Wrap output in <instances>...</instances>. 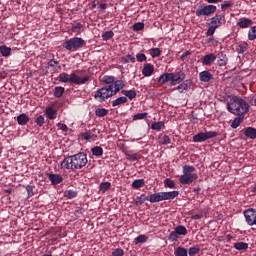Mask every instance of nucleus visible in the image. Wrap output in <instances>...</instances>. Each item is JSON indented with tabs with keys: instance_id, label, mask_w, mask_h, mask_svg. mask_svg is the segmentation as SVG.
I'll list each match as a JSON object with an SVG mask.
<instances>
[{
	"instance_id": "11",
	"label": "nucleus",
	"mask_w": 256,
	"mask_h": 256,
	"mask_svg": "<svg viewBox=\"0 0 256 256\" xmlns=\"http://www.w3.org/2000/svg\"><path fill=\"white\" fill-rule=\"evenodd\" d=\"M226 23L227 20L225 19V14H216L214 17L210 18L209 25H212V27L219 29L221 25H225Z\"/></svg>"
},
{
	"instance_id": "15",
	"label": "nucleus",
	"mask_w": 256,
	"mask_h": 256,
	"mask_svg": "<svg viewBox=\"0 0 256 256\" xmlns=\"http://www.w3.org/2000/svg\"><path fill=\"white\" fill-rule=\"evenodd\" d=\"M199 79L202 83H209L213 79V74L209 70H204L199 73Z\"/></svg>"
},
{
	"instance_id": "63",
	"label": "nucleus",
	"mask_w": 256,
	"mask_h": 256,
	"mask_svg": "<svg viewBox=\"0 0 256 256\" xmlns=\"http://www.w3.org/2000/svg\"><path fill=\"white\" fill-rule=\"evenodd\" d=\"M55 65H59V61L52 59L48 62V67H55Z\"/></svg>"
},
{
	"instance_id": "38",
	"label": "nucleus",
	"mask_w": 256,
	"mask_h": 256,
	"mask_svg": "<svg viewBox=\"0 0 256 256\" xmlns=\"http://www.w3.org/2000/svg\"><path fill=\"white\" fill-rule=\"evenodd\" d=\"M109 113V110L105 108H97L95 110L96 117H106V115Z\"/></svg>"
},
{
	"instance_id": "42",
	"label": "nucleus",
	"mask_w": 256,
	"mask_h": 256,
	"mask_svg": "<svg viewBox=\"0 0 256 256\" xmlns=\"http://www.w3.org/2000/svg\"><path fill=\"white\" fill-rule=\"evenodd\" d=\"M99 189L102 193H105L111 189V183L110 182H102L100 183Z\"/></svg>"
},
{
	"instance_id": "40",
	"label": "nucleus",
	"mask_w": 256,
	"mask_h": 256,
	"mask_svg": "<svg viewBox=\"0 0 256 256\" xmlns=\"http://www.w3.org/2000/svg\"><path fill=\"white\" fill-rule=\"evenodd\" d=\"M145 201H148V196H146L145 194H141L140 196L135 198L136 205H143Z\"/></svg>"
},
{
	"instance_id": "17",
	"label": "nucleus",
	"mask_w": 256,
	"mask_h": 256,
	"mask_svg": "<svg viewBox=\"0 0 256 256\" xmlns=\"http://www.w3.org/2000/svg\"><path fill=\"white\" fill-rule=\"evenodd\" d=\"M113 88H112V93H114V95H117L119 93V91H121V89H123V87H125V81L123 80H114L113 82Z\"/></svg>"
},
{
	"instance_id": "39",
	"label": "nucleus",
	"mask_w": 256,
	"mask_h": 256,
	"mask_svg": "<svg viewBox=\"0 0 256 256\" xmlns=\"http://www.w3.org/2000/svg\"><path fill=\"white\" fill-rule=\"evenodd\" d=\"M143 185H145L144 179H137V180H134L132 183L133 189H141V187H143Z\"/></svg>"
},
{
	"instance_id": "19",
	"label": "nucleus",
	"mask_w": 256,
	"mask_h": 256,
	"mask_svg": "<svg viewBox=\"0 0 256 256\" xmlns=\"http://www.w3.org/2000/svg\"><path fill=\"white\" fill-rule=\"evenodd\" d=\"M45 115L50 119L51 121L57 119V110L53 108V106L46 108Z\"/></svg>"
},
{
	"instance_id": "58",
	"label": "nucleus",
	"mask_w": 256,
	"mask_h": 256,
	"mask_svg": "<svg viewBox=\"0 0 256 256\" xmlns=\"http://www.w3.org/2000/svg\"><path fill=\"white\" fill-rule=\"evenodd\" d=\"M170 241H177L179 239V234H177V231L174 230L169 234Z\"/></svg>"
},
{
	"instance_id": "51",
	"label": "nucleus",
	"mask_w": 256,
	"mask_h": 256,
	"mask_svg": "<svg viewBox=\"0 0 256 256\" xmlns=\"http://www.w3.org/2000/svg\"><path fill=\"white\" fill-rule=\"evenodd\" d=\"M149 53H150L151 57L155 58V57H159V55H161V50L159 48H152L149 50Z\"/></svg>"
},
{
	"instance_id": "26",
	"label": "nucleus",
	"mask_w": 256,
	"mask_h": 256,
	"mask_svg": "<svg viewBox=\"0 0 256 256\" xmlns=\"http://www.w3.org/2000/svg\"><path fill=\"white\" fill-rule=\"evenodd\" d=\"M149 241V236L142 234L136 237L133 241L134 245H139V243H147Z\"/></svg>"
},
{
	"instance_id": "25",
	"label": "nucleus",
	"mask_w": 256,
	"mask_h": 256,
	"mask_svg": "<svg viewBox=\"0 0 256 256\" xmlns=\"http://www.w3.org/2000/svg\"><path fill=\"white\" fill-rule=\"evenodd\" d=\"M121 94L124 95L126 98L128 97L130 101L137 97V92L135 90H122Z\"/></svg>"
},
{
	"instance_id": "13",
	"label": "nucleus",
	"mask_w": 256,
	"mask_h": 256,
	"mask_svg": "<svg viewBox=\"0 0 256 256\" xmlns=\"http://www.w3.org/2000/svg\"><path fill=\"white\" fill-rule=\"evenodd\" d=\"M175 197H179V191L161 192V201H173Z\"/></svg>"
},
{
	"instance_id": "56",
	"label": "nucleus",
	"mask_w": 256,
	"mask_h": 256,
	"mask_svg": "<svg viewBox=\"0 0 256 256\" xmlns=\"http://www.w3.org/2000/svg\"><path fill=\"white\" fill-rule=\"evenodd\" d=\"M125 255V251L121 248H116L112 252V256H123Z\"/></svg>"
},
{
	"instance_id": "36",
	"label": "nucleus",
	"mask_w": 256,
	"mask_h": 256,
	"mask_svg": "<svg viewBox=\"0 0 256 256\" xmlns=\"http://www.w3.org/2000/svg\"><path fill=\"white\" fill-rule=\"evenodd\" d=\"M63 93H65V88L63 86H57L54 88V97L60 98L63 97Z\"/></svg>"
},
{
	"instance_id": "45",
	"label": "nucleus",
	"mask_w": 256,
	"mask_h": 256,
	"mask_svg": "<svg viewBox=\"0 0 256 256\" xmlns=\"http://www.w3.org/2000/svg\"><path fill=\"white\" fill-rule=\"evenodd\" d=\"M241 123H243V118L236 117L231 124L232 129H237Z\"/></svg>"
},
{
	"instance_id": "5",
	"label": "nucleus",
	"mask_w": 256,
	"mask_h": 256,
	"mask_svg": "<svg viewBox=\"0 0 256 256\" xmlns=\"http://www.w3.org/2000/svg\"><path fill=\"white\" fill-rule=\"evenodd\" d=\"M85 45H87V42L81 37L70 38L62 44L66 51L71 52L79 51V49H82Z\"/></svg>"
},
{
	"instance_id": "52",
	"label": "nucleus",
	"mask_w": 256,
	"mask_h": 256,
	"mask_svg": "<svg viewBox=\"0 0 256 256\" xmlns=\"http://www.w3.org/2000/svg\"><path fill=\"white\" fill-rule=\"evenodd\" d=\"M26 191H27V195L28 197H33V195H35V186L33 185H27L26 186Z\"/></svg>"
},
{
	"instance_id": "43",
	"label": "nucleus",
	"mask_w": 256,
	"mask_h": 256,
	"mask_svg": "<svg viewBox=\"0 0 256 256\" xmlns=\"http://www.w3.org/2000/svg\"><path fill=\"white\" fill-rule=\"evenodd\" d=\"M121 63H135V58L133 55L128 54L121 58Z\"/></svg>"
},
{
	"instance_id": "57",
	"label": "nucleus",
	"mask_w": 256,
	"mask_h": 256,
	"mask_svg": "<svg viewBox=\"0 0 256 256\" xmlns=\"http://www.w3.org/2000/svg\"><path fill=\"white\" fill-rule=\"evenodd\" d=\"M136 59L139 63H143V61H147V56L143 53L136 54Z\"/></svg>"
},
{
	"instance_id": "30",
	"label": "nucleus",
	"mask_w": 256,
	"mask_h": 256,
	"mask_svg": "<svg viewBox=\"0 0 256 256\" xmlns=\"http://www.w3.org/2000/svg\"><path fill=\"white\" fill-rule=\"evenodd\" d=\"M0 53L2 57H10L11 56V48L7 47L6 45L0 46Z\"/></svg>"
},
{
	"instance_id": "55",
	"label": "nucleus",
	"mask_w": 256,
	"mask_h": 256,
	"mask_svg": "<svg viewBox=\"0 0 256 256\" xmlns=\"http://www.w3.org/2000/svg\"><path fill=\"white\" fill-rule=\"evenodd\" d=\"M36 125H38V127H43V125H45V117L42 115L38 116L36 118Z\"/></svg>"
},
{
	"instance_id": "4",
	"label": "nucleus",
	"mask_w": 256,
	"mask_h": 256,
	"mask_svg": "<svg viewBox=\"0 0 256 256\" xmlns=\"http://www.w3.org/2000/svg\"><path fill=\"white\" fill-rule=\"evenodd\" d=\"M197 174L195 173V167L191 165L183 166V175L180 177V183L182 185H191L193 181H197Z\"/></svg>"
},
{
	"instance_id": "18",
	"label": "nucleus",
	"mask_w": 256,
	"mask_h": 256,
	"mask_svg": "<svg viewBox=\"0 0 256 256\" xmlns=\"http://www.w3.org/2000/svg\"><path fill=\"white\" fill-rule=\"evenodd\" d=\"M48 179L51 181L52 185H59V183H63V176L59 174H48Z\"/></svg>"
},
{
	"instance_id": "24",
	"label": "nucleus",
	"mask_w": 256,
	"mask_h": 256,
	"mask_svg": "<svg viewBox=\"0 0 256 256\" xmlns=\"http://www.w3.org/2000/svg\"><path fill=\"white\" fill-rule=\"evenodd\" d=\"M30 120L27 114L23 113L17 116L18 125H27L28 121Z\"/></svg>"
},
{
	"instance_id": "1",
	"label": "nucleus",
	"mask_w": 256,
	"mask_h": 256,
	"mask_svg": "<svg viewBox=\"0 0 256 256\" xmlns=\"http://www.w3.org/2000/svg\"><path fill=\"white\" fill-rule=\"evenodd\" d=\"M87 163H89L87 154L80 152L64 158V160L61 162V167H63V169H71L72 171H77L79 169H83Z\"/></svg>"
},
{
	"instance_id": "3",
	"label": "nucleus",
	"mask_w": 256,
	"mask_h": 256,
	"mask_svg": "<svg viewBox=\"0 0 256 256\" xmlns=\"http://www.w3.org/2000/svg\"><path fill=\"white\" fill-rule=\"evenodd\" d=\"M89 79V75L81 77L75 72H72L71 74L67 72H62L58 76V81L60 83H70V85H85V83H87Z\"/></svg>"
},
{
	"instance_id": "16",
	"label": "nucleus",
	"mask_w": 256,
	"mask_h": 256,
	"mask_svg": "<svg viewBox=\"0 0 256 256\" xmlns=\"http://www.w3.org/2000/svg\"><path fill=\"white\" fill-rule=\"evenodd\" d=\"M153 71H155V66H153V64H144V68L142 69V75H144V77H151L153 75Z\"/></svg>"
},
{
	"instance_id": "7",
	"label": "nucleus",
	"mask_w": 256,
	"mask_h": 256,
	"mask_svg": "<svg viewBox=\"0 0 256 256\" xmlns=\"http://www.w3.org/2000/svg\"><path fill=\"white\" fill-rule=\"evenodd\" d=\"M185 77L187 75L179 70L176 73H166L161 75L162 83H167V81H171V85H177V83H182V81H185Z\"/></svg>"
},
{
	"instance_id": "20",
	"label": "nucleus",
	"mask_w": 256,
	"mask_h": 256,
	"mask_svg": "<svg viewBox=\"0 0 256 256\" xmlns=\"http://www.w3.org/2000/svg\"><path fill=\"white\" fill-rule=\"evenodd\" d=\"M244 135L247 139H256V128L247 127L244 129Z\"/></svg>"
},
{
	"instance_id": "32",
	"label": "nucleus",
	"mask_w": 256,
	"mask_h": 256,
	"mask_svg": "<svg viewBox=\"0 0 256 256\" xmlns=\"http://www.w3.org/2000/svg\"><path fill=\"white\" fill-rule=\"evenodd\" d=\"M175 256H189L187 252V248L179 246L175 251H174Z\"/></svg>"
},
{
	"instance_id": "34",
	"label": "nucleus",
	"mask_w": 256,
	"mask_h": 256,
	"mask_svg": "<svg viewBox=\"0 0 256 256\" xmlns=\"http://www.w3.org/2000/svg\"><path fill=\"white\" fill-rule=\"evenodd\" d=\"M148 201L150 203H159V201H161V193H155L148 196Z\"/></svg>"
},
{
	"instance_id": "8",
	"label": "nucleus",
	"mask_w": 256,
	"mask_h": 256,
	"mask_svg": "<svg viewBox=\"0 0 256 256\" xmlns=\"http://www.w3.org/2000/svg\"><path fill=\"white\" fill-rule=\"evenodd\" d=\"M217 12V6L213 4L209 5H199L195 11L196 17H209L213 13Z\"/></svg>"
},
{
	"instance_id": "37",
	"label": "nucleus",
	"mask_w": 256,
	"mask_h": 256,
	"mask_svg": "<svg viewBox=\"0 0 256 256\" xmlns=\"http://www.w3.org/2000/svg\"><path fill=\"white\" fill-rule=\"evenodd\" d=\"M174 231H176V233L178 235H182V236L187 235V228L185 226H183V225L176 226Z\"/></svg>"
},
{
	"instance_id": "23",
	"label": "nucleus",
	"mask_w": 256,
	"mask_h": 256,
	"mask_svg": "<svg viewBox=\"0 0 256 256\" xmlns=\"http://www.w3.org/2000/svg\"><path fill=\"white\" fill-rule=\"evenodd\" d=\"M234 249L237 251H246V249H249V244L247 242H236L234 243Z\"/></svg>"
},
{
	"instance_id": "6",
	"label": "nucleus",
	"mask_w": 256,
	"mask_h": 256,
	"mask_svg": "<svg viewBox=\"0 0 256 256\" xmlns=\"http://www.w3.org/2000/svg\"><path fill=\"white\" fill-rule=\"evenodd\" d=\"M113 95L115 94L113 93V84H111L98 89L93 97L98 103H105V101L113 97Z\"/></svg>"
},
{
	"instance_id": "12",
	"label": "nucleus",
	"mask_w": 256,
	"mask_h": 256,
	"mask_svg": "<svg viewBox=\"0 0 256 256\" xmlns=\"http://www.w3.org/2000/svg\"><path fill=\"white\" fill-rule=\"evenodd\" d=\"M236 25L240 27V29H248V27L253 25V20H251V18L242 17L238 19Z\"/></svg>"
},
{
	"instance_id": "22",
	"label": "nucleus",
	"mask_w": 256,
	"mask_h": 256,
	"mask_svg": "<svg viewBox=\"0 0 256 256\" xmlns=\"http://www.w3.org/2000/svg\"><path fill=\"white\" fill-rule=\"evenodd\" d=\"M249 45L247 43H240L236 46V53H239L240 55H243V53H247Z\"/></svg>"
},
{
	"instance_id": "47",
	"label": "nucleus",
	"mask_w": 256,
	"mask_h": 256,
	"mask_svg": "<svg viewBox=\"0 0 256 256\" xmlns=\"http://www.w3.org/2000/svg\"><path fill=\"white\" fill-rule=\"evenodd\" d=\"M164 187H168L169 189H175V181L169 178H166L164 180Z\"/></svg>"
},
{
	"instance_id": "59",
	"label": "nucleus",
	"mask_w": 256,
	"mask_h": 256,
	"mask_svg": "<svg viewBox=\"0 0 256 256\" xmlns=\"http://www.w3.org/2000/svg\"><path fill=\"white\" fill-rule=\"evenodd\" d=\"M57 127L61 129V131H63L64 133H67V131H69V127H67V124L58 123Z\"/></svg>"
},
{
	"instance_id": "54",
	"label": "nucleus",
	"mask_w": 256,
	"mask_h": 256,
	"mask_svg": "<svg viewBox=\"0 0 256 256\" xmlns=\"http://www.w3.org/2000/svg\"><path fill=\"white\" fill-rule=\"evenodd\" d=\"M215 31H217V28L211 25L206 31L207 37H213V35H215Z\"/></svg>"
},
{
	"instance_id": "48",
	"label": "nucleus",
	"mask_w": 256,
	"mask_h": 256,
	"mask_svg": "<svg viewBox=\"0 0 256 256\" xmlns=\"http://www.w3.org/2000/svg\"><path fill=\"white\" fill-rule=\"evenodd\" d=\"M83 139H85L86 141H89V139H95L97 137V135L91 133V131H87L84 132L82 134Z\"/></svg>"
},
{
	"instance_id": "44",
	"label": "nucleus",
	"mask_w": 256,
	"mask_h": 256,
	"mask_svg": "<svg viewBox=\"0 0 256 256\" xmlns=\"http://www.w3.org/2000/svg\"><path fill=\"white\" fill-rule=\"evenodd\" d=\"M249 41H255L256 39V26L252 27L248 32Z\"/></svg>"
},
{
	"instance_id": "49",
	"label": "nucleus",
	"mask_w": 256,
	"mask_h": 256,
	"mask_svg": "<svg viewBox=\"0 0 256 256\" xmlns=\"http://www.w3.org/2000/svg\"><path fill=\"white\" fill-rule=\"evenodd\" d=\"M145 29V23L138 22L133 25V31H143Z\"/></svg>"
},
{
	"instance_id": "27",
	"label": "nucleus",
	"mask_w": 256,
	"mask_h": 256,
	"mask_svg": "<svg viewBox=\"0 0 256 256\" xmlns=\"http://www.w3.org/2000/svg\"><path fill=\"white\" fill-rule=\"evenodd\" d=\"M125 103H127V97L121 96L112 101V107H119V105H125Z\"/></svg>"
},
{
	"instance_id": "60",
	"label": "nucleus",
	"mask_w": 256,
	"mask_h": 256,
	"mask_svg": "<svg viewBox=\"0 0 256 256\" xmlns=\"http://www.w3.org/2000/svg\"><path fill=\"white\" fill-rule=\"evenodd\" d=\"M127 159H129V161H139V155H137V154H128Z\"/></svg>"
},
{
	"instance_id": "41",
	"label": "nucleus",
	"mask_w": 256,
	"mask_h": 256,
	"mask_svg": "<svg viewBox=\"0 0 256 256\" xmlns=\"http://www.w3.org/2000/svg\"><path fill=\"white\" fill-rule=\"evenodd\" d=\"M64 197H66V199H75L77 197V191L67 190L64 192Z\"/></svg>"
},
{
	"instance_id": "10",
	"label": "nucleus",
	"mask_w": 256,
	"mask_h": 256,
	"mask_svg": "<svg viewBox=\"0 0 256 256\" xmlns=\"http://www.w3.org/2000/svg\"><path fill=\"white\" fill-rule=\"evenodd\" d=\"M245 221L249 227L256 226V209L249 208L243 212Z\"/></svg>"
},
{
	"instance_id": "29",
	"label": "nucleus",
	"mask_w": 256,
	"mask_h": 256,
	"mask_svg": "<svg viewBox=\"0 0 256 256\" xmlns=\"http://www.w3.org/2000/svg\"><path fill=\"white\" fill-rule=\"evenodd\" d=\"M92 155L94 157H102L103 156V148L101 146H95L91 149Z\"/></svg>"
},
{
	"instance_id": "64",
	"label": "nucleus",
	"mask_w": 256,
	"mask_h": 256,
	"mask_svg": "<svg viewBox=\"0 0 256 256\" xmlns=\"http://www.w3.org/2000/svg\"><path fill=\"white\" fill-rule=\"evenodd\" d=\"M251 192L256 195V183L250 187Z\"/></svg>"
},
{
	"instance_id": "21",
	"label": "nucleus",
	"mask_w": 256,
	"mask_h": 256,
	"mask_svg": "<svg viewBox=\"0 0 256 256\" xmlns=\"http://www.w3.org/2000/svg\"><path fill=\"white\" fill-rule=\"evenodd\" d=\"M216 59H217V56L213 53H210L204 56L202 63L204 65H211V63H213Z\"/></svg>"
},
{
	"instance_id": "28",
	"label": "nucleus",
	"mask_w": 256,
	"mask_h": 256,
	"mask_svg": "<svg viewBox=\"0 0 256 256\" xmlns=\"http://www.w3.org/2000/svg\"><path fill=\"white\" fill-rule=\"evenodd\" d=\"M176 90L179 93H183L184 91H188L189 90V80L184 81L183 83L179 84L176 87Z\"/></svg>"
},
{
	"instance_id": "61",
	"label": "nucleus",
	"mask_w": 256,
	"mask_h": 256,
	"mask_svg": "<svg viewBox=\"0 0 256 256\" xmlns=\"http://www.w3.org/2000/svg\"><path fill=\"white\" fill-rule=\"evenodd\" d=\"M151 129H153L154 131H159L161 129V122L153 123Z\"/></svg>"
},
{
	"instance_id": "2",
	"label": "nucleus",
	"mask_w": 256,
	"mask_h": 256,
	"mask_svg": "<svg viewBox=\"0 0 256 256\" xmlns=\"http://www.w3.org/2000/svg\"><path fill=\"white\" fill-rule=\"evenodd\" d=\"M227 111L232 115H245L249 112V104L243 98L232 96L227 102Z\"/></svg>"
},
{
	"instance_id": "46",
	"label": "nucleus",
	"mask_w": 256,
	"mask_h": 256,
	"mask_svg": "<svg viewBox=\"0 0 256 256\" xmlns=\"http://www.w3.org/2000/svg\"><path fill=\"white\" fill-rule=\"evenodd\" d=\"M199 251H201V248H199L197 246L190 247L188 249V255L189 256H195V255H197V253H199Z\"/></svg>"
},
{
	"instance_id": "35",
	"label": "nucleus",
	"mask_w": 256,
	"mask_h": 256,
	"mask_svg": "<svg viewBox=\"0 0 256 256\" xmlns=\"http://www.w3.org/2000/svg\"><path fill=\"white\" fill-rule=\"evenodd\" d=\"M102 83H104L105 85H113V83H115V77L105 75L102 77Z\"/></svg>"
},
{
	"instance_id": "50",
	"label": "nucleus",
	"mask_w": 256,
	"mask_h": 256,
	"mask_svg": "<svg viewBox=\"0 0 256 256\" xmlns=\"http://www.w3.org/2000/svg\"><path fill=\"white\" fill-rule=\"evenodd\" d=\"M147 115H148L147 112L137 113V114H135V115L133 116V120H134V121H139V120H141V119H146Z\"/></svg>"
},
{
	"instance_id": "33",
	"label": "nucleus",
	"mask_w": 256,
	"mask_h": 256,
	"mask_svg": "<svg viewBox=\"0 0 256 256\" xmlns=\"http://www.w3.org/2000/svg\"><path fill=\"white\" fill-rule=\"evenodd\" d=\"M101 37L102 41H109V39H113V37H115V32H113L112 30L105 31L104 33H102Z\"/></svg>"
},
{
	"instance_id": "31",
	"label": "nucleus",
	"mask_w": 256,
	"mask_h": 256,
	"mask_svg": "<svg viewBox=\"0 0 256 256\" xmlns=\"http://www.w3.org/2000/svg\"><path fill=\"white\" fill-rule=\"evenodd\" d=\"M71 31L72 33H77V35H79L83 31V24H81V22L73 24L71 27Z\"/></svg>"
},
{
	"instance_id": "14",
	"label": "nucleus",
	"mask_w": 256,
	"mask_h": 256,
	"mask_svg": "<svg viewBox=\"0 0 256 256\" xmlns=\"http://www.w3.org/2000/svg\"><path fill=\"white\" fill-rule=\"evenodd\" d=\"M216 59H218L217 63L219 65V67H225V65H227V63L229 61V58H227V54H225L223 52H219L216 55Z\"/></svg>"
},
{
	"instance_id": "9",
	"label": "nucleus",
	"mask_w": 256,
	"mask_h": 256,
	"mask_svg": "<svg viewBox=\"0 0 256 256\" xmlns=\"http://www.w3.org/2000/svg\"><path fill=\"white\" fill-rule=\"evenodd\" d=\"M219 133L217 131H208V132H199L198 134L193 136L194 143H203V141H207L209 139H213L217 137Z\"/></svg>"
},
{
	"instance_id": "62",
	"label": "nucleus",
	"mask_w": 256,
	"mask_h": 256,
	"mask_svg": "<svg viewBox=\"0 0 256 256\" xmlns=\"http://www.w3.org/2000/svg\"><path fill=\"white\" fill-rule=\"evenodd\" d=\"M169 143H171V138L167 135L163 136L162 145H169Z\"/></svg>"
},
{
	"instance_id": "53",
	"label": "nucleus",
	"mask_w": 256,
	"mask_h": 256,
	"mask_svg": "<svg viewBox=\"0 0 256 256\" xmlns=\"http://www.w3.org/2000/svg\"><path fill=\"white\" fill-rule=\"evenodd\" d=\"M229 7H233V2L232 1H224L221 4L222 11H227V9H229Z\"/></svg>"
}]
</instances>
